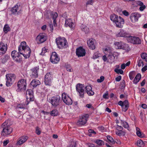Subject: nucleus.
I'll return each instance as SVG.
<instances>
[{"instance_id":"f257e3e1","label":"nucleus","mask_w":147,"mask_h":147,"mask_svg":"<svg viewBox=\"0 0 147 147\" xmlns=\"http://www.w3.org/2000/svg\"><path fill=\"white\" fill-rule=\"evenodd\" d=\"M18 51L17 52L16 51H12L11 54L13 59L17 62H20L22 60V57L19 53L25 58H29L31 53V50L25 41L21 42L18 47Z\"/></svg>"},{"instance_id":"f03ea898","label":"nucleus","mask_w":147,"mask_h":147,"mask_svg":"<svg viewBox=\"0 0 147 147\" xmlns=\"http://www.w3.org/2000/svg\"><path fill=\"white\" fill-rule=\"evenodd\" d=\"M8 121H6L1 125V127L3 129L1 133L2 136H7L12 131V128L8 124Z\"/></svg>"},{"instance_id":"7ed1b4c3","label":"nucleus","mask_w":147,"mask_h":147,"mask_svg":"<svg viewBox=\"0 0 147 147\" xmlns=\"http://www.w3.org/2000/svg\"><path fill=\"white\" fill-rule=\"evenodd\" d=\"M110 19L111 20L115 22L117 27L121 28L124 24V20L120 16H118L115 14H113L111 16Z\"/></svg>"},{"instance_id":"20e7f679","label":"nucleus","mask_w":147,"mask_h":147,"mask_svg":"<svg viewBox=\"0 0 147 147\" xmlns=\"http://www.w3.org/2000/svg\"><path fill=\"white\" fill-rule=\"evenodd\" d=\"M55 40L59 48L62 49L67 47V41L64 38L59 37L57 38Z\"/></svg>"},{"instance_id":"39448f33","label":"nucleus","mask_w":147,"mask_h":147,"mask_svg":"<svg viewBox=\"0 0 147 147\" xmlns=\"http://www.w3.org/2000/svg\"><path fill=\"white\" fill-rule=\"evenodd\" d=\"M27 83L26 80L22 79L20 80L18 82V88L17 90L18 92L25 91L26 89Z\"/></svg>"},{"instance_id":"423d86ee","label":"nucleus","mask_w":147,"mask_h":147,"mask_svg":"<svg viewBox=\"0 0 147 147\" xmlns=\"http://www.w3.org/2000/svg\"><path fill=\"white\" fill-rule=\"evenodd\" d=\"M49 102L54 107L59 105L61 102L60 97L59 95H57L51 97L49 99Z\"/></svg>"},{"instance_id":"0eeeda50","label":"nucleus","mask_w":147,"mask_h":147,"mask_svg":"<svg viewBox=\"0 0 147 147\" xmlns=\"http://www.w3.org/2000/svg\"><path fill=\"white\" fill-rule=\"evenodd\" d=\"M6 85L7 87L11 86L12 84V82L14 81L16 79V76L15 74H9L6 75Z\"/></svg>"},{"instance_id":"6e6552de","label":"nucleus","mask_w":147,"mask_h":147,"mask_svg":"<svg viewBox=\"0 0 147 147\" xmlns=\"http://www.w3.org/2000/svg\"><path fill=\"white\" fill-rule=\"evenodd\" d=\"M61 98L63 102L66 105H71L72 104L73 101L69 95L65 92L61 94Z\"/></svg>"},{"instance_id":"1a4fd4ad","label":"nucleus","mask_w":147,"mask_h":147,"mask_svg":"<svg viewBox=\"0 0 147 147\" xmlns=\"http://www.w3.org/2000/svg\"><path fill=\"white\" fill-rule=\"evenodd\" d=\"M49 12L51 15V17L52 18L53 20V24L55 26H56L57 25L56 23V19L57 18L58 16V14L57 12H53V11L49 12V11H47L45 12V16L46 18H49V17L48 16V14Z\"/></svg>"},{"instance_id":"9d476101","label":"nucleus","mask_w":147,"mask_h":147,"mask_svg":"<svg viewBox=\"0 0 147 147\" xmlns=\"http://www.w3.org/2000/svg\"><path fill=\"white\" fill-rule=\"evenodd\" d=\"M85 88L84 85L82 84H78L76 85V90L79 93V96L82 98L84 97Z\"/></svg>"},{"instance_id":"9b49d317","label":"nucleus","mask_w":147,"mask_h":147,"mask_svg":"<svg viewBox=\"0 0 147 147\" xmlns=\"http://www.w3.org/2000/svg\"><path fill=\"white\" fill-rule=\"evenodd\" d=\"M47 38V36L44 34L40 33L37 36L36 40L38 44H40L46 41Z\"/></svg>"},{"instance_id":"f8f14e48","label":"nucleus","mask_w":147,"mask_h":147,"mask_svg":"<svg viewBox=\"0 0 147 147\" xmlns=\"http://www.w3.org/2000/svg\"><path fill=\"white\" fill-rule=\"evenodd\" d=\"M88 117L89 115L87 114L82 116L77 121V124L80 126L85 124L86 123Z\"/></svg>"},{"instance_id":"ddd939ff","label":"nucleus","mask_w":147,"mask_h":147,"mask_svg":"<svg viewBox=\"0 0 147 147\" xmlns=\"http://www.w3.org/2000/svg\"><path fill=\"white\" fill-rule=\"evenodd\" d=\"M7 49V44L1 41L0 42V55H4L6 52Z\"/></svg>"},{"instance_id":"4468645a","label":"nucleus","mask_w":147,"mask_h":147,"mask_svg":"<svg viewBox=\"0 0 147 147\" xmlns=\"http://www.w3.org/2000/svg\"><path fill=\"white\" fill-rule=\"evenodd\" d=\"M118 104L122 107L123 111L124 112L127 111L129 106L128 102L127 100H125L123 102L122 101H119L118 102Z\"/></svg>"},{"instance_id":"2eb2a0df","label":"nucleus","mask_w":147,"mask_h":147,"mask_svg":"<svg viewBox=\"0 0 147 147\" xmlns=\"http://www.w3.org/2000/svg\"><path fill=\"white\" fill-rule=\"evenodd\" d=\"M129 42L134 44H139L141 43V39L138 37L136 36H130L129 37Z\"/></svg>"},{"instance_id":"dca6fc26","label":"nucleus","mask_w":147,"mask_h":147,"mask_svg":"<svg viewBox=\"0 0 147 147\" xmlns=\"http://www.w3.org/2000/svg\"><path fill=\"white\" fill-rule=\"evenodd\" d=\"M115 45L117 46V48L118 49H122L123 50L127 49L128 46L122 42H116L115 43Z\"/></svg>"},{"instance_id":"f3484780","label":"nucleus","mask_w":147,"mask_h":147,"mask_svg":"<svg viewBox=\"0 0 147 147\" xmlns=\"http://www.w3.org/2000/svg\"><path fill=\"white\" fill-rule=\"evenodd\" d=\"M60 59L58 57L56 53L53 52L50 58L51 61L53 64L57 63L59 61Z\"/></svg>"},{"instance_id":"a211bd4d","label":"nucleus","mask_w":147,"mask_h":147,"mask_svg":"<svg viewBox=\"0 0 147 147\" xmlns=\"http://www.w3.org/2000/svg\"><path fill=\"white\" fill-rule=\"evenodd\" d=\"M52 77L50 73H48L45 75V82L46 85L51 86V84Z\"/></svg>"},{"instance_id":"6ab92c4d","label":"nucleus","mask_w":147,"mask_h":147,"mask_svg":"<svg viewBox=\"0 0 147 147\" xmlns=\"http://www.w3.org/2000/svg\"><path fill=\"white\" fill-rule=\"evenodd\" d=\"M65 25L66 26H68L72 30L74 29L75 24L71 19H68L65 20Z\"/></svg>"},{"instance_id":"aec40b11","label":"nucleus","mask_w":147,"mask_h":147,"mask_svg":"<svg viewBox=\"0 0 147 147\" xmlns=\"http://www.w3.org/2000/svg\"><path fill=\"white\" fill-rule=\"evenodd\" d=\"M76 53L78 57L85 56L86 51L82 47H80L76 49Z\"/></svg>"},{"instance_id":"412c9836","label":"nucleus","mask_w":147,"mask_h":147,"mask_svg":"<svg viewBox=\"0 0 147 147\" xmlns=\"http://www.w3.org/2000/svg\"><path fill=\"white\" fill-rule=\"evenodd\" d=\"M20 7V5L17 4L11 9V11L13 14H15L17 13L18 14L21 10Z\"/></svg>"},{"instance_id":"4be33fe9","label":"nucleus","mask_w":147,"mask_h":147,"mask_svg":"<svg viewBox=\"0 0 147 147\" xmlns=\"http://www.w3.org/2000/svg\"><path fill=\"white\" fill-rule=\"evenodd\" d=\"M140 17V15L137 12L132 13L130 16V19L133 22H135L138 20L139 17Z\"/></svg>"},{"instance_id":"5701e85b","label":"nucleus","mask_w":147,"mask_h":147,"mask_svg":"<svg viewBox=\"0 0 147 147\" xmlns=\"http://www.w3.org/2000/svg\"><path fill=\"white\" fill-rule=\"evenodd\" d=\"M39 69V67L37 66L34 67L31 70L32 74L31 75V76L32 78H34L38 77V71Z\"/></svg>"},{"instance_id":"b1692460","label":"nucleus","mask_w":147,"mask_h":147,"mask_svg":"<svg viewBox=\"0 0 147 147\" xmlns=\"http://www.w3.org/2000/svg\"><path fill=\"white\" fill-rule=\"evenodd\" d=\"M28 139V137L27 136H22L20 137L17 142L16 144L18 145H21L25 142Z\"/></svg>"},{"instance_id":"393cba45","label":"nucleus","mask_w":147,"mask_h":147,"mask_svg":"<svg viewBox=\"0 0 147 147\" xmlns=\"http://www.w3.org/2000/svg\"><path fill=\"white\" fill-rule=\"evenodd\" d=\"M116 36L118 37H128V38H129V37L130 36L129 34L125 32L123 30H121L119 33L117 34Z\"/></svg>"},{"instance_id":"a878e982","label":"nucleus","mask_w":147,"mask_h":147,"mask_svg":"<svg viewBox=\"0 0 147 147\" xmlns=\"http://www.w3.org/2000/svg\"><path fill=\"white\" fill-rule=\"evenodd\" d=\"M85 88L86 92L89 96H92L94 94V93L92 90V88L90 86H87L85 87Z\"/></svg>"},{"instance_id":"bb28decb","label":"nucleus","mask_w":147,"mask_h":147,"mask_svg":"<svg viewBox=\"0 0 147 147\" xmlns=\"http://www.w3.org/2000/svg\"><path fill=\"white\" fill-rule=\"evenodd\" d=\"M88 45L90 49L92 50L95 49V46L94 43V41L92 39H90L88 41Z\"/></svg>"},{"instance_id":"cd10ccee","label":"nucleus","mask_w":147,"mask_h":147,"mask_svg":"<svg viewBox=\"0 0 147 147\" xmlns=\"http://www.w3.org/2000/svg\"><path fill=\"white\" fill-rule=\"evenodd\" d=\"M41 83L39 80L34 79L32 80L30 83V84L33 87H36L37 86L40 84Z\"/></svg>"},{"instance_id":"c85d7f7f","label":"nucleus","mask_w":147,"mask_h":147,"mask_svg":"<svg viewBox=\"0 0 147 147\" xmlns=\"http://www.w3.org/2000/svg\"><path fill=\"white\" fill-rule=\"evenodd\" d=\"M26 97L30 98V99H32L34 98L33 92L31 89H28L27 90L26 93Z\"/></svg>"},{"instance_id":"c756f323","label":"nucleus","mask_w":147,"mask_h":147,"mask_svg":"<svg viewBox=\"0 0 147 147\" xmlns=\"http://www.w3.org/2000/svg\"><path fill=\"white\" fill-rule=\"evenodd\" d=\"M141 78V75L140 74H138L136 77L134 78L133 82L134 83L136 84L137 82H138L140 79Z\"/></svg>"},{"instance_id":"7c9ffc66","label":"nucleus","mask_w":147,"mask_h":147,"mask_svg":"<svg viewBox=\"0 0 147 147\" xmlns=\"http://www.w3.org/2000/svg\"><path fill=\"white\" fill-rule=\"evenodd\" d=\"M81 28L82 30L84 32L86 33H88L90 31L89 28L87 26L84 25H82L81 26Z\"/></svg>"},{"instance_id":"2f4dec72","label":"nucleus","mask_w":147,"mask_h":147,"mask_svg":"<svg viewBox=\"0 0 147 147\" xmlns=\"http://www.w3.org/2000/svg\"><path fill=\"white\" fill-rule=\"evenodd\" d=\"M10 58V57L8 55H5L3 57L1 58L2 62L3 63H5Z\"/></svg>"},{"instance_id":"473e14b6","label":"nucleus","mask_w":147,"mask_h":147,"mask_svg":"<svg viewBox=\"0 0 147 147\" xmlns=\"http://www.w3.org/2000/svg\"><path fill=\"white\" fill-rule=\"evenodd\" d=\"M108 58V62H111L112 61H113L114 59H115V57L114 55L111 54H109L107 57Z\"/></svg>"},{"instance_id":"72a5a7b5","label":"nucleus","mask_w":147,"mask_h":147,"mask_svg":"<svg viewBox=\"0 0 147 147\" xmlns=\"http://www.w3.org/2000/svg\"><path fill=\"white\" fill-rule=\"evenodd\" d=\"M137 145L139 147H143L144 146V144L141 140H140L137 141Z\"/></svg>"},{"instance_id":"f704fd0d","label":"nucleus","mask_w":147,"mask_h":147,"mask_svg":"<svg viewBox=\"0 0 147 147\" xmlns=\"http://www.w3.org/2000/svg\"><path fill=\"white\" fill-rule=\"evenodd\" d=\"M116 134L119 136H124L125 135V132L123 131H115Z\"/></svg>"},{"instance_id":"c9c22d12","label":"nucleus","mask_w":147,"mask_h":147,"mask_svg":"<svg viewBox=\"0 0 147 147\" xmlns=\"http://www.w3.org/2000/svg\"><path fill=\"white\" fill-rule=\"evenodd\" d=\"M10 28L7 24L5 25L3 28V31L5 33H7L8 31H10Z\"/></svg>"},{"instance_id":"e433bc0d","label":"nucleus","mask_w":147,"mask_h":147,"mask_svg":"<svg viewBox=\"0 0 147 147\" xmlns=\"http://www.w3.org/2000/svg\"><path fill=\"white\" fill-rule=\"evenodd\" d=\"M94 142L100 146L103 145L104 144V142L103 141L100 140H96Z\"/></svg>"},{"instance_id":"4c0bfd02","label":"nucleus","mask_w":147,"mask_h":147,"mask_svg":"<svg viewBox=\"0 0 147 147\" xmlns=\"http://www.w3.org/2000/svg\"><path fill=\"white\" fill-rule=\"evenodd\" d=\"M121 123L122 125L124 128H128L129 125L127 122L121 120Z\"/></svg>"},{"instance_id":"58836bf2","label":"nucleus","mask_w":147,"mask_h":147,"mask_svg":"<svg viewBox=\"0 0 147 147\" xmlns=\"http://www.w3.org/2000/svg\"><path fill=\"white\" fill-rule=\"evenodd\" d=\"M142 58L147 62V54L145 53H142L141 54Z\"/></svg>"},{"instance_id":"ea45409f","label":"nucleus","mask_w":147,"mask_h":147,"mask_svg":"<svg viewBox=\"0 0 147 147\" xmlns=\"http://www.w3.org/2000/svg\"><path fill=\"white\" fill-rule=\"evenodd\" d=\"M58 112L56 109H54L52 111L50 112V114L51 116H55L57 115Z\"/></svg>"},{"instance_id":"a19ab883","label":"nucleus","mask_w":147,"mask_h":147,"mask_svg":"<svg viewBox=\"0 0 147 147\" xmlns=\"http://www.w3.org/2000/svg\"><path fill=\"white\" fill-rule=\"evenodd\" d=\"M135 73L134 71L130 72L129 74V76L131 80L133 79L135 76Z\"/></svg>"},{"instance_id":"79ce46f5","label":"nucleus","mask_w":147,"mask_h":147,"mask_svg":"<svg viewBox=\"0 0 147 147\" xmlns=\"http://www.w3.org/2000/svg\"><path fill=\"white\" fill-rule=\"evenodd\" d=\"M100 54L98 52H95L93 55L92 58L95 59L98 58L100 56Z\"/></svg>"},{"instance_id":"37998d69","label":"nucleus","mask_w":147,"mask_h":147,"mask_svg":"<svg viewBox=\"0 0 147 147\" xmlns=\"http://www.w3.org/2000/svg\"><path fill=\"white\" fill-rule=\"evenodd\" d=\"M136 134L137 136L140 138H142L144 136V134L143 133H142L140 131H136Z\"/></svg>"},{"instance_id":"c03bdc74","label":"nucleus","mask_w":147,"mask_h":147,"mask_svg":"<svg viewBox=\"0 0 147 147\" xmlns=\"http://www.w3.org/2000/svg\"><path fill=\"white\" fill-rule=\"evenodd\" d=\"M35 132L38 135H39L41 134L40 129L38 127H36Z\"/></svg>"},{"instance_id":"a18cd8bd","label":"nucleus","mask_w":147,"mask_h":147,"mask_svg":"<svg viewBox=\"0 0 147 147\" xmlns=\"http://www.w3.org/2000/svg\"><path fill=\"white\" fill-rule=\"evenodd\" d=\"M107 139L108 140L111 142H112L113 143H115V141H114L113 139L110 136H107Z\"/></svg>"},{"instance_id":"49530a36","label":"nucleus","mask_w":147,"mask_h":147,"mask_svg":"<svg viewBox=\"0 0 147 147\" xmlns=\"http://www.w3.org/2000/svg\"><path fill=\"white\" fill-rule=\"evenodd\" d=\"M115 71L118 74H123V71L121 69H115Z\"/></svg>"},{"instance_id":"de8ad7c7","label":"nucleus","mask_w":147,"mask_h":147,"mask_svg":"<svg viewBox=\"0 0 147 147\" xmlns=\"http://www.w3.org/2000/svg\"><path fill=\"white\" fill-rule=\"evenodd\" d=\"M66 69L69 72H72L73 71V69L71 67L70 65H67L66 66Z\"/></svg>"},{"instance_id":"09e8293b","label":"nucleus","mask_w":147,"mask_h":147,"mask_svg":"<svg viewBox=\"0 0 147 147\" xmlns=\"http://www.w3.org/2000/svg\"><path fill=\"white\" fill-rule=\"evenodd\" d=\"M26 105L24 104L20 103L18 105L17 107L19 108L23 109L25 107Z\"/></svg>"},{"instance_id":"8fccbe9b","label":"nucleus","mask_w":147,"mask_h":147,"mask_svg":"<svg viewBox=\"0 0 147 147\" xmlns=\"http://www.w3.org/2000/svg\"><path fill=\"white\" fill-rule=\"evenodd\" d=\"M30 99V98H28V97H26V105H28L29 104L30 101H33L34 100V98H32L31 99Z\"/></svg>"},{"instance_id":"3c124183","label":"nucleus","mask_w":147,"mask_h":147,"mask_svg":"<svg viewBox=\"0 0 147 147\" xmlns=\"http://www.w3.org/2000/svg\"><path fill=\"white\" fill-rule=\"evenodd\" d=\"M47 49L46 47H44L42 49V52L41 53V54L42 55H43L46 52H47Z\"/></svg>"},{"instance_id":"603ef678","label":"nucleus","mask_w":147,"mask_h":147,"mask_svg":"<svg viewBox=\"0 0 147 147\" xmlns=\"http://www.w3.org/2000/svg\"><path fill=\"white\" fill-rule=\"evenodd\" d=\"M104 80V77L103 76H101L100 78V79H98L97 81L98 82L100 83L102 82Z\"/></svg>"},{"instance_id":"864d4df0","label":"nucleus","mask_w":147,"mask_h":147,"mask_svg":"<svg viewBox=\"0 0 147 147\" xmlns=\"http://www.w3.org/2000/svg\"><path fill=\"white\" fill-rule=\"evenodd\" d=\"M116 129L118 131H122L123 129V127L121 126H119L118 125H117L116 127Z\"/></svg>"},{"instance_id":"5fc2aeb1","label":"nucleus","mask_w":147,"mask_h":147,"mask_svg":"<svg viewBox=\"0 0 147 147\" xmlns=\"http://www.w3.org/2000/svg\"><path fill=\"white\" fill-rule=\"evenodd\" d=\"M94 2L92 0H90L88 1L86 3V5H92Z\"/></svg>"},{"instance_id":"6e6d98bb","label":"nucleus","mask_w":147,"mask_h":147,"mask_svg":"<svg viewBox=\"0 0 147 147\" xmlns=\"http://www.w3.org/2000/svg\"><path fill=\"white\" fill-rule=\"evenodd\" d=\"M76 143L74 142H72L71 144L68 147H76Z\"/></svg>"},{"instance_id":"4d7b16f0","label":"nucleus","mask_w":147,"mask_h":147,"mask_svg":"<svg viewBox=\"0 0 147 147\" xmlns=\"http://www.w3.org/2000/svg\"><path fill=\"white\" fill-rule=\"evenodd\" d=\"M146 7L145 5H144L142 6H141L139 8L140 10L141 11H143L145 8Z\"/></svg>"},{"instance_id":"13d9d810","label":"nucleus","mask_w":147,"mask_h":147,"mask_svg":"<svg viewBox=\"0 0 147 147\" xmlns=\"http://www.w3.org/2000/svg\"><path fill=\"white\" fill-rule=\"evenodd\" d=\"M121 76H119L115 78V80L117 82L119 81L121 79Z\"/></svg>"},{"instance_id":"bf43d9fd","label":"nucleus","mask_w":147,"mask_h":147,"mask_svg":"<svg viewBox=\"0 0 147 147\" xmlns=\"http://www.w3.org/2000/svg\"><path fill=\"white\" fill-rule=\"evenodd\" d=\"M102 59L105 62L108 61V58L105 55L103 56L102 57Z\"/></svg>"},{"instance_id":"052dcab7","label":"nucleus","mask_w":147,"mask_h":147,"mask_svg":"<svg viewBox=\"0 0 147 147\" xmlns=\"http://www.w3.org/2000/svg\"><path fill=\"white\" fill-rule=\"evenodd\" d=\"M123 15L126 16H128L129 15L128 12L126 10L123 11Z\"/></svg>"},{"instance_id":"680f3d73","label":"nucleus","mask_w":147,"mask_h":147,"mask_svg":"<svg viewBox=\"0 0 147 147\" xmlns=\"http://www.w3.org/2000/svg\"><path fill=\"white\" fill-rule=\"evenodd\" d=\"M9 142V140L4 141L3 142V145L5 146H6Z\"/></svg>"},{"instance_id":"e2e57ef3","label":"nucleus","mask_w":147,"mask_h":147,"mask_svg":"<svg viewBox=\"0 0 147 147\" xmlns=\"http://www.w3.org/2000/svg\"><path fill=\"white\" fill-rule=\"evenodd\" d=\"M147 69V66H145L144 67H143L142 69V72H144L145 71H146Z\"/></svg>"},{"instance_id":"0e129e2a","label":"nucleus","mask_w":147,"mask_h":147,"mask_svg":"<svg viewBox=\"0 0 147 147\" xmlns=\"http://www.w3.org/2000/svg\"><path fill=\"white\" fill-rule=\"evenodd\" d=\"M88 132L90 133H92L94 134H96V132L93 129H90L88 130Z\"/></svg>"},{"instance_id":"69168bd1","label":"nucleus","mask_w":147,"mask_h":147,"mask_svg":"<svg viewBox=\"0 0 147 147\" xmlns=\"http://www.w3.org/2000/svg\"><path fill=\"white\" fill-rule=\"evenodd\" d=\"M88 146V147H94V145L91 143H88L87 144Z\"/></svg>"},{"instance_id":"338daca9","label":"nucleus","mask_w":147,"mask_h":147,"mask_svg":"<svg viewBox=\"0 0 147 147\" xmlns=\"http://www.w3.org/2000/svg\"><path fill=\"white\" fill-rule=\"evenodd\" d=\"M108 94L105 93L103 96V97L104 98H108Z\"/></svg>"},{"instance_id":"774afa93","label":"nucleus","mask_w":147,"mask_h":147,"mask_svg":"<svg viewBox=\"0 0 147 147\" xmlns=\"http://www.w3.org/2000/svg\"><path fill=\"white\" fill-rule=\"evenodd\" d=\"M141 64H143V62L141 60H140L138 64V65L139 67H140L141 66Z\"/></svg>"}]
</instances>
